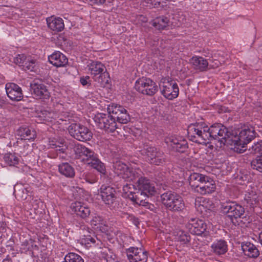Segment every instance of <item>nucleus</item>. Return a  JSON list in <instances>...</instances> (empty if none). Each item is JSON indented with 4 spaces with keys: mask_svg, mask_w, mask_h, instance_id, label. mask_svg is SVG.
<instances>
[{
    "mask_svg": "<svg viewBox=\"0 0 262 262\" xmlns=\"http://www.w3.org/2000/svg\"><path fill=\"white\" fill-rule=\"evenodd\" d=\"M187 133L190 140L193 142L206 144L213 139L217 140L223 144H233L234 150L239 153L246 150L245 145L255 136L252 127L242 129L236 136L221 124H214L209 127L204 123L191 124L188 127Z\"/></svg>",
    "mask_w": 262,
    "mask_h": 262,
    "instance_id": "obj_1",
    "label": "nucleus"
},
{
    "mask_svg": "<svg viewBox=\"0 0 262 262\" xmlns=\"http://www.w3.org/2000/svg\"><path fill=\"white\" fill-rule=\"evenodd\" d=\"M136 189L135 188L134 186L130 184H126L123 187V191L124 193L127 194V196L129 199V196H132L133 194L135 192L133 190H136Z\"/></svg>",
    "mask_w": 262,
    "mask_h": 262,
    "instance_id": "obj_42",
    "label": "nucleus"
},
{
    "mask_svg": "<svg viewBox=\"0 0 262 262\" xmlns=\"http://www.w3.org/2000/svg\"><path fill=\"white\" fill-rule=\"evenodd\" d=\"M212 251L218 255L225 254L227 251V245L224 240L220 239L212 244Z\"/></svg>",
    "mask_w": 262,
    "mask_h": 262,
    "instance_id": "obj_35",
    "label": "nucleus"
},
{
    "mask_svg": "<svg viewBox=\"0 0 262 262\" xmlns=\"http://www.w3.org/2000/svg\"><path fill=\"white\" fill-rule=\"evenodd\" d=\"M166 142L178 152H184L188 148L187 141L182 137L170 136L166 139Z\"/></svg>",
    "mask_w": 262,
    "mask_h": 262,
    "instance_id": "obj_15",
    "label": "nucleus"
},
{
    "mask_svg": "<svg viewBox=\"0 0 262 262\" xmlns=\"http://www.w3.org/2000/svg\"><path fill=\"white\" fill-rule=\"evenodd\" d=\"M162 204L166 209L172 212L182 211L185 204L182 198L177 193L167 191L161 195Z\"/></svg>",
    "mask_w": 262,
    "mask_h": 262,
    "instance_id": "obj_4",
    "label": "nucleus"
},
{
    "mask_svg": "<svg viewBox=\"0 0 262 262\" xmlns=\"http://www.w3.org/2000/svg\"><path fill=\"white\" fill-rule=\"evenodd\" d=\"M242 250L246 255L250 257H257L259 253L257 248L250 243H245L242 245Z\"/></svg>",
    "mask_w": 262,
    "mask_h": 262,
    "instance_id": "obj_32",
    "label": "nucleus"
},
{
    "mask_svg": "<svg viewBox=\"0 0 262 262\" xmlns=\"http://www.w3.org/2000/svg\"><path fill=\"white\" fill-rule=\"evenodd\" d=\"M55 114L53 113L49 112L47 111H44L41 112V114L39 116L43 120L49 121L50 119L54 117Z\"/></svg>",
    "mask_w": 262,
    "mask_h": 262,
    "instance_id": "obj_44",
    "label": "nucleus"
},
{
    "mask_svg": "<svg viewBox=\"0 0 262 262\" xmlns=\"http://www.w3.org/2000/svg\"><path fill=\"white\" fill-rule=\"evenodd\" d=\"M59 173L67 178H72L75 176V169L68 163H62L58 165Z\"/></svg>",
    "mask_w": 262,
    "mask_h": 262,
    "instance_id": "obj_31",
    "label": "nucleus"
},
{
    "mask_svg": "<svg viewBox=\"0 0 262 262\" xmlns=\"http://www.w3.org/2000/svg\"><path fill=\"white\" fill-rule=\"evenodd\" d=\"M31 89L32 94L37 98L47 99L50 97V93L47 86L42 83L34 82L31 84Z\"/></svg>",
    "mask_w": 262,
    "mask_h": 262,
    "instance_id": "obj_21",
    "label": "nucleus"
},
{
    "mask_svg": "<svg viewBox=\"0 0 262 262\" xmlns=\"http://www.w3.org/2000/svg\"><path fill=\"white\" fill-rule=\"evenodd\" d=\"M209 61L210 62L211 61V63H210V64H209V66L212 68H217L220 64V61L217 60H210Z\"/></svg>",
    "mask_w": 262,
    "mask_h": 262,
    "instance_id": "obj_47",
    "label": "nucleus"
},
{
    "mask_svg": "<svg viewBox=\"0 0 262 262\" xmlns=\"http://www.w3.org/2000/svg\"><path fill=\"white\" fill-rule=\"evenodd\" d=\"M171 21L169 18L166 16H159L154 19L151 21V25L157 29L163 30L170 26Z\"/></svg>",
    "mask_w": 262,
    "mask_h": 262,
    "instance_id": "obj_34",
    "label": "nucleus"
},
{
    "mask_svg": "<svg viewBox=\"0 0 262 262\" xmlns=\"http://www.w3.org/2000/svg\"><path fill=\"white\" fill-rule=\"evenodd\" d=\"M194 205L196 210L204 217H208L213 213L214 205L209 199L198 197L195 200Z\"/></svg>",
    "mask_w": 262,
    "mask_h": 262,
    "instance_id": "obj_12",
    "label": "nucleus"
},
{
    "mask_svg": "<svg viewBox=\"0 0 262 262\" xmlns=\"http://www.w3.org/2000/svg\"><path fill=\"white\" fill-rule=\"evenodd\" d=\"M141 152L142 154L145 155L147 161L150 164L162 165L166 162V156L155 147L145 145Z\"/></svg>",
    "mask_w": 262,
    "mask_h": 262,
    "instance_id": "obj_7",
    "label": "nucleus"
},
{
    "mask_svg": "<svg viewBox=\"0 0 262 262\" xmlns=\"http://www.w3.org/2000/svg\"><path fill=\"white\" fill-rule=\"evenodd\" d=\"M255 198H253L252 200L251 199V197L249 196V195H246V197H245V200L247 201V203H250L251 204H253V200H255ZM254 201H255V200H253Z\"/></svg>",
    "mask_w": 262,
    "mask_h": 262,
    "instance_id": "obj_50",
    "label": "nucleus"
},
{
    "mask_svg": "<svg viewBox=\"0 0 262 262\" xmlns=\"http://www.w3.org/2000/svg\"><path fill=\"white\" fill-rule=\"evenodd\" d=\"M137 186L139 189L153 195L156 193V188L154 183L151 182L149 179L143 177L137 180Z\"/></svg>",
    "mask_w": 262,
    "mask_h": 262,
    "instance_id": "obj_22",
    "label": "nucleus"
},
{
    "mask_svg": "<svg viewBox=\"0 0 262 262\" xmlns=\"http://www.w3.org/2000/svg\"><path fill=\"white\" fill-rule=\"evenodd\" d=\"M151 4L154 6L155 7H158L160 6L161 0H151Z\"/></svg>",
    "mask_w": 262,
    "mask_h": 262,
    "instance_id": "obj_48",
    "label": "nucleus"
},
{
    "mask_svg": "<svg viewBox=\"0 0 262 262\" xmlns=\"http://www.w3.org/2000/svg\"><path fill=\"white\" fill-rule=\"evenodd\" d=\"M71 208L77 215L82 219H86L91 214L90 208L79 202L72 203Z\"/></svg>",
    "mask_w": 262,
    "mask_h": 262,
    "instance_id": "obj_23",
    "label": "nucleus"
},
{
    "mask_svg": "<svg viewBox=\"0 0 262 262\" xmlns=\"http://www.w3.org/2000/svg\"><path fill=\"white\" fill-rule=\"evenodd\" d=\"M135 88L139 92L148 96L154 95L158 90V87L154 81L144 77L136 81Z\"/></svg>",
    "mask_w": 262,
    "mask_h": 262,
    "instance_id": "obj_9",
    "label": "nucleus"
},
{
    "mask_svg": "<svg viewBox=\"0 0 262 262\" xmlns=\"http://www.w3.org/2000/svg\"><path fill=\"white\" fill-rule=\"evenodd\" d=\"M190 239V236L187 233L182 232L181 234H180L178 240L181 244L186 245L189 242Z\"/></svg>",
    "mask_w": 262,
    "mask_h": 262,
    "instance_id": "obj_43",
    "label": "nucleus"
},
{
    "mask_svg": "<svg viewBox=\"0 0 262 262\" xmlns=\"http://www.w3.org/2000/svg\"><path fill=\"white\" fill-rule=\"evenodd\" d=\"M50 145L51 148H55L57 147H59V145L57 144V143L54 142L53 141H50Z\"/></svg>",
    "mask_w": 262,
    "mask_h": 262,
    "instance_id": "obj_49",
    "label": "nucleus"
},
{
    "mask_svg": "<svg viewBox=\"0 0 262 262\" xmlns=\"http://www.w3.org/2000/svg\"><path fill=\"white\" fill-rule=\"evenodd\" d=\"M89 233H90V229L89 228L86 229L84 227L79 239L80 243L85 245L86 247H91V245L95 244L96 240L98 239L95 236H92L89 234Z\"/></svg>",
    "mask_w": 262,
    "mask_h": 262,
    "instance_id": "obj_27",
    "label": "nucleus"
},
{
    "mask_svg": "<svg viewBox=\"0 0 262 262\" xmlns=\"http://www.w3.org/2000/svg\"><path fill=\"white\" fill-rule=\"evenodd\" d=\"M80 82L83 86L90 85V77L86 76L80 78Z\"/></svg>",
    "mask_w": 262,
    "mask_h": 262,
    "instance_id": "obj_45",
    "label": "nucleus"
},
{
    "mask_svg": "<svg viewBox=\"0 0 262 262\" xmlns=\"http://www.w3.org/2000/svg\"><path fill=\"white\" fill-rule=\"evenodd\" d=\"M259 50L262 51V45L259 47Z\"/></svg>",
    "mask_w": 262,
    "mask_h": 262,
    "instance_id": "obj_55",
    "label": "nucleus"
},
{
    "mask_svg": "<svg viewBox=\"0 0 262 262\" xmlns=\"http://www.w3.org/2000/svg\"><path fill=\"white\" fill-rule=\"evenodd\" d=\"M215 184L213 179L205 176L200 186L195 190V192L202 195H205L212 193L215 190Z\"/></svg>",
    "mask_w": 262,
    "mask_h": 262,
    "instance_id": "obj_18",
    "label": "nucleus"
},
{
    "mask_svg": "<svg viewBox=\"0 0 262 262\" xmlns=\"http://www.w3.org/2000/svg\"><path fill=\"white\" fill-rule=\"evenodd\" d=\"M3 262H12V260L11 258L7 257L3 260Z\"/></svg>",
    "mask_w": 262,
    "mask_h": 262,
    "instance_id": "obj_52",
    "label": "nucleus"
},
{
    "mask_svg": "<svg viewBox=\"0 0 262 262\" xmlns=\"http://www.w3.org/2000/svg\"><path fill=\"white\" fill-rule=\"evenodd\" d=\"M190 61L194 69L200 70V71L206 70L209 66V62L202 57H193L191 58Z\"/></svg>",
    "mask_w": 262,
    "mask_h": 262,
    "instance_id": "obj_28",
    "label": "nucleus"
},
{
    "mask_svg": "<svg viewBox=\"0 0 262 262\" xmlns=\"http://www.w3.org/2000/svg\"><path fill=\"white\" fill-rule=\"evenodd\" d=\"M107 112L112 117L121 124H125L130 120L126 110L122 106L113 103L107 107Z\"/></svg>",
    "mask_w": 262,
    "mask_h": 262,
    "instance_id": "obj_11",
    "label": "nucleus"
},
{
    "mask_svg": "<svg viewBox=\"0 0 262 262\" xmlns=\"http://www.w3.org/2000/svg\"><path fill=\"white\" fill-rule=\"evenodd\" d=\"M150 195L148 193L141 190L140 189H136V191L132 196H129V199L135 203L141 205L146 206L147 203V199Z\"/></svg>",
    "mask_w": 262,
    "mask_h": 262,
    "instance_id": "obj_25",
    "label": "nucleus"
},
{
    "mask_svg": "<svg viewBox=\"0 0 262 262\" xmlns=\"http://www.w3.org/2000/svg\"><path fill=\"white\" fill-rule=\"evenodd\" d=\"M32 192L28 188H23L19 190L17 195L24 200H27L25 203V207L26 209L36 210L38 208V201L32 198Z\"/></svg>",
    "mask_w": 262,
    "mask_h": 262,
    "instance_id": "obj_17",
    "label": "nucleus"
},
{
    "mask_svg": "<svg viewBox=\"0 0 262 262\" xmlns=\"http://www.w3.org/2000/svg\"><path fill=\"white\" fill-rule=\"evenodd\" d=\"M8 97L13 101H20L23 98L20 87L14 83H8L5 86Z\"/></svg>",
    "mask_w": 262,
    "mask_h": 262,
    "instance_id": "obj_20",
    "label": "nucleus"
},
{
    "mask_svg": "<svg viewBox=\"0 0 262 262\" xmlns=\"http://www.w3.org/2000/svg\"><path fill=\"white\" fill-rule=\"evenodd\" d=\"M205 176L204 174L196 172H193L189 176L188 179L189 185L194 192L201 184Z\"/></svg>",
    "mask_w": 262,
    "mask_h": 262,
    "instance_id": "obj_30",
    "label": "nucleus"
},
{
    "mask_svg": "<svg viewBox=\"0 0 262 262\" xmlns=\"http://www.w3.org/2000/svg\"><path fill=\"white\" fill-rule=\"evenodd\" d=\"M91 225L94 226H97V227H101L103 225H105L106 222L104 220L103 217L95 213L92 215V219L90 221Z\"/></svg>",
    "mask_w": 262,
    "mask_h": 262,
    "instance_id": "obj_38",
    "label": "nucleus"
},
{
    "mask_svg": "<svg viewBox=\"0 0 262 262\" xmlns=\"http://www.w3.org/2000/svg\"><path fill=\"white\" fill-rule=\"evenodd\" d=\"M177 17H178V16L177 15H175L174 16H173V18L176 19Z\"/></svg>",
    "mask_w": 262,
    "mask_h": 262,
    "instance_id": "obj_56",
    "label": "nucleus"
},
{
    "mask_svg": "<svg viewBox=\"0 0 262 262\" xmlns=\"http://www.w3.org/2000/svg\"><path fill=\"white\" fill-rule=\"evenodd\" d=\"M71 136L80 141L90 140L92 137V133L86 126L78 123H72L68 127Z\"/></svg>",
    "mask_w": 262,
    "mask_h": 262,
    "instance_id": "obj_10",
    "label": "nucleus"
},
{
    "mask_svg": "<svg viewBox=\"0 0 262 262\" xmlns=\"http://www.w3.org/2000/svg\"><path fill=\"white\" fill-rule=\"evenodd\" d=\"M26 64H25L23 70L25 71H33L36 67V61L32 57L29 56Z\"/></svg>",
    "mask_w": 262,
    "mask_h": 262,
    "instance_id": "obj_39",
    "label": "nucleus"
},
{
    "mask_svg": "<svg viewBox=\"0 0 262 262\" xmlns=\"http://www.w3.org/2000/svg\"><path fill=\"white\" fill-rule=\"evenodd\" d=\"M94 120L99 128L108 133H114L118 128L114 118L108 113L97 114L95 116Z\"/></svg>",
    "mask_w": 262,
    "mask_h": 262,
    "instance_id": "obj_5",
    "label": "nucleus"
},
{
    "mask_svg": "<svg viewBox=\"0 0 262 262\" xmlns=\"http://www.w3.org/2000/svg\"><path fill=\"white\" fill-rule=\"evenodd\" d=\"M88 68L92 78L98 86L105 88L109 85V74L103 63L97 61H92L88 64Z\"/></svg>",
    "mask_w": 262,
    "mask_h": 262,
    "instance_id": "obj_2",
    "label": "nucleus"
},
{
    "mask_svg": "<svg viewBox=\"0 0 262 262\" xmlns=\"http://www.w3.org/2000/svg\"><path fill=\"white\" fill-rule=\"evenodd\" d=\"M187 228L192 234L197 235L203 234L204 236L207 235L206 224L202 220L198 219H191L187 224Z\"/></svg>",
    "mask_w": 262,
    "mask_h": 262,
    "instance_id": "obj_14",
    "label": "nucleus"
},
{
    "mask_svg": "<svg viewBox=\"0 0 262 262\" xmlns=\"http://www.w3.org/2000/svg\"><path fill=\"white\" fill-rule=\"evenodd\" d=\"M160 86L162 94L167 99L172 100L178 96L179 89L175 81L169 77L161 80Z\"/></svg>",
    "mask_w": 262,
    "mask_h": 262,
    "instance_id": "obj_6",
    "label": "nucleus"
},
{
    "mask_svg": "<svg viewBox=\"0 0 262 262\" xmlns=\"http://www.w3.org/2000/svg\"><path fill=\"white\" fill-rule=\"evenodd\" d=\"M74 150L76 154L79 157H84L82 159L85 161L86 164L96 169L101 173H105V167L104 164L96 157L93 151L82 145L76 146Z\"/></svg>",
    "mask_w": 262,
    "mask_h": 262,
    "instance_id": "obj_3",
    "label": "nucleus"
},
{
    "mask_svg": "<svg viewBox=\"0 0 262 262\" xmlns=\"http://www.w3.org/2000/svg\"><path fill=\"white\" fill-rule=\"evenodd\" d=\"M6 163L9 166H15L18 163L19 158L15 153L8 152L4 157Z\"/></svg>",
    "mask_w": 262,
    "mask_h": 262,
    "instance_id": "obj_37",
    "label": "nucleus"
},
{
    "mask_svg": "<svg viewBox=\"0 0 262 262\" xmlns=\"http://www.w3.org/2000/svg\"><path fill=\"white\" fill-rule=\"evenodd\" d=\"M221 208L223 212L227 214L232 223H234V219L243 217L245 213L244 208L234 202L222 203Z\"/></svg>",
    "mask_w": 262,
    "mask_h": 262,
    "instance_id": "obj_8",
    "label": "nucleus"
},
{
    "mask_svg": "<svg viewBox=\"0 0 262 262\" xmlns=\"http://www.w3.org/2000/svg\"><path fill=\"white\" fill-rule=\"evenodd\" d=\"M115 190L110 186L101 188L100 196L104 203L111 208H115L118 202Z\"/></svg>",
    "mask_w": 262,
    "mask_h": 262,
    "instance_id": "obj_13",
    "label": "nucleus"
},
{
    "mask_svg": "<svg viewBox=\"0 0 262 262\" xmlns=\"http://www.w3.org/2000/svg\"><path fill=\"white\" fill-rule=\"evenodd\" d=\"M47 23L48 27L54 31L60 32L64 27L63 20L60 17L52 16L47 18Z\"/></svg>",
    "mask_w": 262,
    "mask_h": 262,
    "instance_id": "obj_26",
    "label": "nucleus"
},
{
    "mask_svg": "<svg viewBox=\"0 0 262 262\" xmlns=\"http://www.w3.org/2000/svg\"><path fill=\"white\" fill-rule=\"evenodd\" d=\"M49 61L57 67L65 66L68 62V58L61 52L57 51L49 56Z\"/></svg>",
    "mask_w": 262,
    "mask_h": 262,
    "instance_id": "obj_24",
    "label": "nucleus"
},
{
    "mask_svg": "<svg viewBox=\"0 0 262 262\" xmlns=\"http://www.w3.org/2000/svg\"><path fill=\"white\" fill-rule=\"evenodd\" d=\"M142 174V172L140 169L128 168L122 179L127 181H133L137 179L138 180L140 178H143Z\"/></svg>",
    "mask_w": 262,
    "mask_h": 262,
    "instance_id": "obj_33",
    "label": "nucleus"
},
{
    "mask_svg": "<svg viewBox=\"0 0 262 262\" xmlns=\"http://www.w3.org/2000/svg\"><path fill=\"white\" fill-rule=\"evenodd\" d=\"M259 240L260 244L262 246V231L260 233L259 235Z\"/></svg>",
    "mask_w": 262,
    "mask_h": 262,
    "instance_id": "obj_53",
    "label": "nucleus"
},
{
    "mask_svg": "<svg viewBox=\"0 0 262 262\" xmlns=\"http://www.w3.org/2000/svg\"><path fill=\"white\" fill-rule=\"evenodd\" d=\"M251 150L252 154L259 153L261 154L259 156L253 160L251 164L253 169L262 172V140L254 143L252 146Z\"/></svg>",
    "mask_w": 262,
    "mask_h": 262,
    "instance_id": "obj_19",
    "label": "nucleus"
},
{
    "mask_svg": "<svg viewBox=\"0 0 262 262\" xmlns=\"http://www.w3.org/2000/svg\"><path fill=\"white\" fill-rule=\"evenodd\" d=\"M4 104H5L4 100L0 97V106H2Z\"/></svg>",
    "mask_w": 262,
    "mask_h": 262,
    "instance_id": "obj_54",
    "label": "nucleus"
},
{
    "mask_svg": "<svg viewBox=\"0 0 262 262\" xmlns=\"http://www.w3.org/2000/svg\"><path fill=\"white\" fill-rule=\"evenodd\" d=\"M120 216L122 219L125 220L126 221H128L132 223L134 225L137 226L139 223L138 219L135 217L133 214L122 212L121 213Z\"/></svg>",
    "mask_w": 262,
    "mask_h": 262,
    "instance_id": "obj_40",
    "label": "nucleus"
},
{
    "mask_svg": "<svg viewBox=\"0 0 262 262\" xmlns=\"http://www.w3.org/2000/svg\"><path fill=\"white\" fill-rule=\"evenodd\" d=\"M87 3L90 4L91 5L94 4L101 5L104 4L106 0H85Z\"/></svg>",
    "mask_w": 262,
    "mask_h": 262,
    "instance_id": "obj_46",
    "label": "nucleus"
},
{
    "mask_svg": "<svg viewBox=\"0 0 262 262\" xmlns=\"http://www.w3.org/2000/svg\"><path fill=\"white\" fill-rule=\"evenodd\" d=\"M28 56L24 54H19L16 57L14 58V62L17 64H18L20 67H22V69L26 64L27 60L28 59Z\"/></svg>",
    "mask_w": 262,
    "mask_h": 262,
    "instance_id": "obj_41",
    "label": "nucleus"
},
{
    "mask_svg": "<svg viewBox=\"0 0 262 262\" xmlns=\"http://www.w3.org/2000/svg\"><path fill=\"white\" fill-rule=\"evenodd\" d=\"M127 256L130 262H146L147 253L138 248L130 247L128 249Z\"/></svg>",
    "mask_w": 262,
    "mask_h": 262,
    "instance_id": "obj_16",
    "label": "nucleus"
},
{
    "mask_svg": "<svg viewBox=\"0 0 262 262\" xmlns=\"http://www.w3.org/2000/svg\"><path fill=\"white\" fill-rule=\"evenodd\" d=\"M179 20H178V22L176 21H171L170 25L173 27L179 26L180 24Z\"/></svg>",
    "mask_w": 262,
    "mask_h": 262,
    "instance_id": "obj_51",
    "label": "nucleus"
},
{
    "mask_svg": "<svg viewBox=\"0 0 262 262\" xmlns=\"http://www.w3.org/2000/svg\"><path fill=\"white\" fill-rule=\"evenodd\" d=\"M113 168L115 173L123 178L124 174L126 173L128 167L123 162L121 161H116L113 164Z\"/></svg>",
    "mask_w": 262,
    "mask_h": 262,
    "instance_id": "obj_36",
    "label": "nucleus"
},
{
    "mask_svg": "<svg viewBox=\"0 0 262 262\" xmlns=\"http://www.w3.org/2000/svg\"><path fill=\"white\" fill-rule=\"evenodd\" d=\"M16 134L17 136L20 137L21 140H31L34 139L36 136L35 131L26 126L20 127L17 130Z\"/></svg>",
    "mask_w": 262,
    "mask_h": 262,
    "instance_id": "obj_29",
    "label": "nucleus"
}]
</instances>
